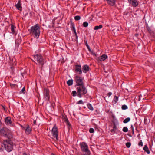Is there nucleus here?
<instances>
[{
	"label": "nucleus",
	"mask_w": 155,
	"mask_h": 155,
	"mask_svg": "<svg viewBox=\"0 0 155 155\" xmlns=\"http://www.w3.org/2000/svg\"><path fill=\"white\" fill-rule=\"evenodd\" d=\"M8 139L3 140V144L6 150L8 152H10L13 149V143L11 140L13 136L12 134H8Z\"/></svg>",
	"instance_id": "f257e3e1"
},
{
	"label": "nucleus",
	"mask_w": 155,
	"mask_h": 155,
	"mask_svg": "<svg viewBox=\"0 0 155 155\" xmlns=\"http://www.w3.org/2000/svg\"><path fill=\"white\" fill-rule=\"evenodd\" d=\"M40 28L39 25L38 24H36L31 26L29 31L31 36L35 38L38 39L39 37L40 34Z\"/></svg>",
	"instance_id": "f03ea898"
},
{
	"label": "nucleus",
	"mask_w": 155,
	"mask_h": 155,
	"mask_svg": "<svg viewBox=\"0 0 155 155\" xmlns=\"http://www.w3.org/2000/svg\"><path fill=\"white\" fill-rule=\"evenodd\" d=\"M78 93V96L79 98H81L82 95L85 94L87 93L86 88L84 85L78 86L77 87Z\"/></svg>",
	"instance_id": "7ed1b4c3"
},
{
	"label": "nucleus",
	"mask_w": 155,
	"mask_h": 155,
	"mask_svg": "<svg viewBox=\"0 0 155 155\" xmlns=\"http://www.w3.org/2000/svg\"><path fill=\"white\" fill-rule=\"evenodd\" d=\"M34 58L35 63L42 67L44 64L43 58L42 55L38 54L35 55Z\"/></svg>",
	"instance_id": "20e7f679"
},
{
	"label": "nucleus",
	"mask_w": 155,
	"mask_h": 155,
	"mask_svg": "<svg viewBox=\"0 0 155 155\" xmlns=\"http://www.w3.org/2000/svg\"><path fill=\"white\" fill-rule=\"evenodd\" d=\"M80 146L81 150L83 152L85 153L90 152L88 146L86 143L84 142L80 143Z\"/></svg>",
	"instance_id": "39448f33"
},
{
	"label": "nucleus",
	"mask_w": 155,
	"mask_h": 155,
	"mask_svg": "<svg viewBox=\"0 0 155 155\" xmlns=\"http://www.w3.org/2000/svg\"><path fill=\"white\" fill-rule=\"evenodd\" d=\"M51 133L52 136L55 139L54 140H57L58 137V129L55 125L53 127L51 130Z\"/></svg>",
	"instance_id": "423d86ee"
},
{
	"label": "nucleus",
	"mask_w": 155,
	"mask_h": 155,
	"mask_svg": "<svg viewBox=\"0 0 155 155\" xmlns=\"http://www.w3.org/2000/svg\"><path fill=\"white\" fill-rule=\"evenodd\" d=\"M74 79L77 86L84 85L83 78L82 77L76 75Z\"/></svg>",
	"instance_id": "0eeeda50"
},
{
	"label": "nucleus",
	"mask_w": 155,
	"mask_h": 155,
	"mask_svg": "<svg viewBox=\"0 0 155 155\" xmlns=\"http://www.w3.org/2000/svg\"><path fill=\"white\" fill-rule=\"evenodd\" d=\"M0 133L2 136H5L7 138L8 134H12L9 132L7 128L1 129L0 130Z\"/></svg>",
	"instance_id": "6e6552de"
},
{
	"label": "nucleus",
	"mask_w": 155,
	"mask_h": 155,
	"mask_svg": "<svg viewBox=\"0 0 155 155\" xmlns=\"http://www.w3.org/2000/svg\"><path fill=\"white\" fill-rule=\"evenodd\" d=\"M130 6L135 7H137L139 4V2L138 0H128Z\"/></svg>",
	"instance_id": "1a4fd4ad"
},
{
	"label": "nucleus",
	"mask_w": 155,
	"mask_h": 155,
	"mask_svg": "<svg viewBox=\"0 0 155 155\" xmlns=\"http://www.w3.org/2000/svg\"><path fill=\"white\" fill-rule=\"evenodd\" d=\"M23 129L25 130V134L27 135H29L31 134L32 130V128L30 126L28 125L26 127H22Z\"/></svg>",
	"instance_id": "9d476101"
},
{
	"label": "nucleus",
	"mask_w": 155,
	"mask_h": 155,
	"mask_svg": "<svg viewBox=\"0 0 155 155\" xmlns=\"http://www.w3.org/2000/svg\"><path fill=\"white\" fill-rule=\"evenodd\" d=\"M44 91H45V98L46 100L49 101L50 98L49 91L48 89L47 88L45 89Z\"/></svg>",
	"instance_id": "9b49d317"
},
{
	"label": "nucleus",
	"mask_w": 155,
	"mask_h": 155,
	"mask_svg": "<svg viewBox=\"0 0 155 155\" xmlns=\"http://www.w3.org/2000/svg\"><path fill=\"white\" fill-rule=\"evenodd\" d=\"M75 71L78 72L79 74H82L81 67L80 65H75Z\"/></svg>",
	"instance_id": "f8f14e48"
},
{
	"label": "nucleus",
	"mask_w": 155,
	"mask_h": 155,
	"mask_svg": "<svg viewBox=\"0 0 155 155\" xmlns=\"http://www.w3.org/2000/svg\"><path fill=\"white\" fill-rule=\"evenodd\" d=\"M15 6L16 7V8L20 11H21L22 10L21 0H18L17 3L15 5Z\"/></svg>",
	"instance_id": "ddd939ff"
},
{
	"label": "nucleus",
	"mask_w": 155,
	"mask_h": 155,
	"mask_svg": "<svg viewBox=\"0 0 155 155\" xmlns=\"http://www.w3.org/2000/svg\"><path fill=\"white\" fill-rule=\"evenodd\" d=\"M108 57L107 55L105 54H103L101 56H100L98 58V60L100 61H104L107 59Z\"/></svg>",
	"instance_id": "4468645a"
},
{
	"label": "nucleus",
	"mask_w": 155,
	"mask_h": 155,
	"mask_svg": "<svg viewBox=\"0 0 155 155\" xmlns=\"http://www.w3.org/2000/svg\"><path fill=\"white\" fill-rule=\"evenodd\" d=\"M89 70V67L87 65H84L83 66L82 71L84 73H87Z\"/></svg>",
	"instance_id": "2eb2a0df"
},
{
	"label": "nucleus",
	"mask_w": 155,
	"mask_h": 155,
	"mask_svg": "<svg viewBox=\"0 0 155 155\" xmlns=\"http://www.w3.org/2000/svg\"><path fill=\"white\" fill-rule=\"evenodd\" d=\"M11 31H9L10 33L14 34L15 32L16 27L12 24H11Z\"/></svg>",
	"instance_id": "dca6fc26"
},
{
	"label": "nucleus",
	"mask_w": 155,
	"mask_h": 155,
	"mask_svg": "<svg viewBox=\"0 0 155 155\" xmlns=\"http://www.w3.org/2000/svg\"><path fill=\"white\" fill-rule=\"evenodd\" d=\"M107 3L110 6H114L115 4V0H106Z\"/></svg>",
	"instance_id": "f3484780"
},
{
	"label": "nucleus",
	"mask_w": 155,
	"mask_h": 155,
	"mask_svg": "<svg viewBox=\"0 0 155 155\" xmlns=\"http://www.w3.org/2000/svg\"><path fill=\"white\" fill-rule=\"evenodd\" d=\"M5 122L7 124H10L11 123V118L10 117H8L5 119Z\"/></svg>",
	"instance_id": "a211bd4d"
},
{
	"label": "nucleus",
	"mask_w": 155,
	"mask_h": 155,
	"mask_svg": "<svg viewBox=\"0 0 155 155\" xmlns=\"http://www.w3.org/2000/svg\"><path fill=\"white\" fill-rule=\"evenodd\" d=\"M143 149L144 150L145 152H146L148 154H149L150 153V151L147 145L144 146L143 148Z\"/></svg>",
	"instance_id": "6ab92c4d"
},
{
	"label": "nucleus",
	"mask_w": 155,
	"mask_h": 155,
	"mask_svg": "<svg viewBox=\"0 0 155 155\" xmlns=\"http://www.w3.org/2000/svg\"><path fill=\"white\" fill-rule=\"evenodd\" d=\"M116 129V126L115 125H114L113 127V129L110 130V132L112 134H114L115 133V130Z\"/></svg>",
	"instance_id": "aec40b11"
},
{
	"label": "nucleus",
	"mask_w": 155,
	"mask_h": 155,
	"mask_svg": "<svg viewBox=\"0 0 155 155\" xmlns=\"http://www.w3.org/2000/svg\"><path fill=\"white\" fill-rule=\"evenodd\" d=\"M102 27V25H100L99 26H95L94 28V30H97L101 28Z\"/></svg>",
	"instance_id": "412c9836"
},
{
	"label": "nucleus",
	"mask_w": 155,
	"mask_h": 155,
	"mask_svg": "<svg viewBox=\"0 0 155 155\" xmlns=\"http://www.w3.org/2000/svg\"><path fill=\"white\" fill-rule=\"evenodd\" d=\"M73 80L72 79L69 80L67 81V84L68 86L71 85L73 84Z\"/></svg>",
	"instance_id": "4be33fe9"
},
{
	"label": "nucleus",
	"mask_w": 155,
	"mask_h": 155,
	"mask_svg": "<svg viewBox=\"0 0 155 155\" xmlns=\"http://www.w3.org/2000/svg\"><path fill=\"white\" fill-rule=\"evenodd\" d=\"M87 107L88 108L90 109L91 110H93V107L92 106V105L90 104H87Z\"/></svg>",
	"instance_id": "5701e85b"
},
{
	"label": "nucleus",
	"mask_w": 155,
	"mask_h": 155,
	"mask_svg": "<svg viewBox=\"0 0 155 155\" xmlns=\"http://www.w3.org/2000/svg\"><path fill=\"white\" fill-rule=\"evenodd\" d=\"M70 27L72 30L75 28L74 24V23L71 22L70 23Z\"/></svg>",
	"instance_id": "b1692460"
},
{
	"label": "nucleus",
	"mask_w": 155,
	"mask_h": 155,
	"mask_svg": "<svg viewBox=\"0 0 155 155\" xmlns=\"http://www.w3.org/2000/svg\"><path fill=\"white\" fill-rule=\"evenodd\" d=\"M118 100V97L116 96H115L114 99L113 100V102L114 103H116Z\"/></svg>",
	"instance_id": "393cba45"
},
{
	"label": "nucleus",
	"mask_w": 155,
	"mask_h": 155,
	"mask_svg": "<svg viewBox=\"0 0 155 155\" xmlns=\"http://www.w3.org/2000/svg\"><path fill=\"white\" fill-rule=\"evenodd\" d=\"M130 120V118L127 117L123 121V122L124 123H127V122H128Z\"/></svg>",
	"instance_id": "a878e982"
},
{
	"label": "nucleus",
	"mask_w": 155,
	"mask_h": 155,
	"mask_svg": "<svg viewBox=\"0 0 155 155\" xmlns=\"http://www.w3.org/2000/svg\"><path fill=\"white\" fill-rule=\"evenodd\" d=\"M88 23L87 22H84L83 23V26L84 27H86L88 26Z\"/></svg>",
	"instance_id": "bb28decb"
},
{
	"label": "nucleus",
	"mask_w": 155,
	"mask_h": 155,
	"mask_svg": "<svg viewBox=\"0 0 155 155\" xmlns=\"http://www.w3.org/2000/svg\"><path fill=\"white\" fill-rule=\"evenodd\" d=\"M123 131L124 132H127L128 131V130L127 127H124L123 128Z\"/></svg>",
	"instance_id": "cd10ccee"
},
{
	"label": "nucleus",
	"mask_w": 155,
	"mask_h": 155,
	"mask_svg": "<svg viewBox=\"0 0 155 155\" xmlns=\"http://www.w3.org/2000/svg\"><path fill=\"white\" fill-rule=\"evenodd\" d=\"M81 17L79 16H76L74 17V19L76 21H78L80 19Z\"/></svg>",
	"instance_id": "c85d7f7f"
},
{
	"label": "nucleus",
	"mask_w": 155,
	"mask_h": 155,
	"mask_svg": "<svg viewBox=\"0 0 155 155\" xmlns=\"http://www.w3.org/2000/svg\"><path fill=\"white\" fill-rule=\"evenodd\" d=\"M121 108L122 110H126L127 109L128 107L127 105H124L122 106Z\"/></svg>",
	"instance_id": "c756f323"
},
{
	"label": "nucleus",
	"mask_w": 155,
	"mask_h": 155,
	"mask_svg": "<svg viewBox=\"0 0 155 155\" xmlns=\"http://www.w3.org/2000/svg\"><path fill=\"white\" fill-rule=\"evenodd\" d=\"M77 94V92L75 91H74L72 92V94L73 96H76Z\"/></svg>",
	"instance_id": "7c9ffc66"
},
{
	"label": "nucleus",
	"mask_w": 155,
	"mask_h": 155,
	"mask_svg": "<svg viewBox=\"0 0 155 155\" xmlns=\"http://www.w3.org/2000/svg\"><path fill=\"white\" fill-rule=\"evenodd\" d=\"M130 129H131V130H132V134H134V127L132 125H131Z\"/></svg>",
	"instance_id": "2f4dec72"
},
{
	"label": "nucleus",
	"mask_w": 155,
	"mask_h": 155,
	"mask_svg": "<svg viewBox=\"0 0 155 155\" xmlns=\"http://www.w3.org/2000/svg\"><path fill=\"white\" fill-rule=\"evenodd\" d=\"M126 145L127 148H129L131 146V143L130 142H127L126 143Z\"/></svg>",
	"instance_id": "473e14b6"
},
{
	"label": "nucleus",
	"mask_w": 155,
	"mask_h": 155,
	"mask_svg": "<svg viewBox=\"0 0 155 155\" xmlns=\"http://www.w3.org/2000/svg\"><path fill=\"white\" fill-rule=\"evenodd\" d=\"M86 47H87V49L89 50V51L90 52H91V50L90 49V47L89 46V45H88V44H87V43L86 44Z\"/></svg>",
	"instance_id": "72a5a7b5"
},
{
	"label": "nucleus",
	"mask_w": 155,
	"mask_h": 155,
	"mask_svg": "<svg viewBox=\"0 0 155 155\" xmlns=\"http://www.w3.org/2000/svg\"><path fill=\"white\" fill-rule=\"evenodd\" d=\"M89 132L90 133H92L94 132V130L93 128H91L89 129Z\"/></svg>",
	"instance_id": "f704fd0d"
},
{
	"label": "nucleus",
	"mask_w": 155,
	"mask_h": 155,
	"mask_svg": "<svg viewBox=\"0 0 155 155\" xmlns=\"http://www.w3.org/2000/svg\"><path fill=\"white\" fill-rule=\"evenodd\" d=\"M138 145L139 146H143V143L141 140L140 141V142L139 143Z\"/></svg>",
	"instance_id": "c9c22d12"
},
{
	"label": "nucleus",
	"mask_w": 155,
	"mask_h": 155,
	"mask_svg": "<svg viewBox=\"0 0 155 155\" xmlns=\"http://www.w3.org/2000/svg\"><path fill=\"white\" fill-rule=\"evenodd\" d=\"M78 104H83V101H82V100H80L78 102Z\"/></svg>",
	"instance_id": "e433bc0d"
},
{
	"label": "nucleus",
	"mask_w": 155,
	"mask_h": 155,
	"mask_svg": "<svg viewBox=\"0 0 155 155\" xmlns=\"http://www.w3.org/2000/svg\"><path fill=\"white\" fill-rule=\"evenodd\" d=\"M15 84H10V86L12 88L14 87L15 86Z\"/></svg>",
	"instance_id": "4c0bfd02"
},
{
	"label": "nucleus",
	"mask_w": 155,
	"mask_h": 155,
	"mask_svg": "<svg viewBox=\"0 0 155 155\" xmlns=\"http://www.w3.org/2000/svg\"><path fill=\"white\" fill-rule=\"evenodd\" d=\"M91 52L92 54L93 55L95 56H96V54L95 53H94L93 51H92L91 50Z\"/></svg>",
	"instance_id": "58836bf2"
},
{
	"label": "nucleus",
	"mask_w": 155,
	"mask_h": 155,
	"mask_svg": "<svg viewBox=\"0 0 155 155\" xmlns=\"http://www.w3.org/2000/svg\"><path fill=\"white\" fill-rule=\"evenodd\" d=\"M112 94V93L111 92H109L108 94H107V96H108L109 97H110V96Z\"/></svg>",
	"instance_id": "ea45409f"
},
{
	"label": "nucleus",
	"mask_w": 155,
	"mask_h": 155,
	"mask_svg": "<svg viewBox=\"0 0 155 155\" xmlns=\"http://www.w3.org/2000/svg\"><path fill=\"white\" fill-rule=\"evenodd\" d=\"M87 153L84 154L83 155H90V152H88V153Z\"/></svg>",
	"instance_id": "a19ab883"
},
{
	"label": "nucleus",
	"mask_w": 155,
	"mask_h": 155,
	"mask_svg": "<svg viewBox=\"0 0 155 155\" xmlns=\"http://www.w3.org/2000/svg\"><path fill=\"white\" fill-rule=\"evenodd\" d=\"M112 117L114 118V119L115 118V115L113 114L112 115Z\"/></svg>",
	"instance_id": "79ce46f5"
},
{
	"label": "nucleus",
	"mask_w": 155,
	"mask_h": 155,
	"mask_svg": "<svg viewBox=\"0 0 155 155\" xmlns=\"http://www.w3.org/2000/svg\"><path fill=\"white\" fill-rule=\"evenodd\" d=\"M74 34H75V36H76V38H78V36H77V33H76V32H75V33H74Z\"/></svg>",
	"instance_id": "37998d69"
},
{
	"label": "nucleus",
	"mask_w": 155,
	"mask_h": 155,
	"mask_svg": "<svg viewBox=\"0 0 155 155\" xmlns=\"http://www.w3.org/2000/svg\"><path fill=\"white\" fill-rule=\"evenodd\" d=\"M25 91V88L24 87H23L22 89L21 90V91L22 92H23Z\"/></svg>",
	"instance_id": "c03bdc74"
},
{
	"label": "nucleus",
	"mask_w": 155,
	"mask_h": 155,
	"mask_svg": "<svg viewBox=\"0 0 155 155\" xmlns=\"http://www.w3.org/2000/svg\"><path fill=\"white\" fill-rule=\"evenodd\" d=\"M73 30V31L74 32V33L75 32H76V31L75 28L73 29V30Z\"/></svg>",
	"instance_id": "a18cd8bd"
},
{
	"label": "nucleus",
	"mask_w": 155,
	"mask_h": 155,
	"mask_svg": "<svg viewBox=\"0 0 155 155\" xmlns=\"http://www.w3.org/2000/svg\"><path fill=\"white\" fill-rule=\"evenodd\" d=\"M23 155H27V154L26 153H23Z\"/></svg>",
	"instance_id": "49530a36"
},
{
	"label": "nucleus",
	"mask_w": 155,
	"mask_h": 155,
	"mask_svg": "<svg viewBox=\"0 0 155 155\" xmlns=\"http://www.w3.org/2000/svg\"><path fill=\"white\" fill-rule=\"evenodd\" d=\"M51 155H56L53 153H52Z\"/></svg>",
	"instance_id": "de8ad7c7"
},
{
	"label": "nucleus",
	"mask_w": 155,
	"mask_h": 155,
	"mask_svg": "<svg viewBox=\"0 0 155 155\" xmlns=\"http://www.w3.org/2000/svg\"><path fill=\"white\" fill-rule=\"evenodd\" d=\"M35 123H36V121H34V124H35Z\"/></svg>",
	"instance_id": "09e8293b"
},
{
	"label": "nucleus",
	"mask_w": 155,
	"mask_h": 155,
	"mask_svg": "<svg viewBox=\"0 0 155 155\" xmlns=\"http://www.w3.org/2000/svg\"><path fill=\"white\" fill-rule=\"evenodd\" d=\"M139 100L140 101V96H139Z\"/></svg>",
	"instance_id": "8fccbe9b"
},
{
	"label": "nucleus",
	"mask_w": 155,
	"mask_h": 155,
	"mask_svg": "<svg viewBox=\"0 0 155 155\" xmlns=\"http://www.w3.org/2000/svg\"><path fill=\"white\" fill-rule=\"evenodd\" d=\"M148 31H149V29H148Z\"/></svg>",
	"instance_id": "3c124183"
},
{
	"label": "nucleus",
	"mask_w": 155,
	"mask_h": 155,
	"mask_svg": "<svg viewBox=\"0 0 155 155\" xmlns=\"http://www.w3.org/2000/svg\"><path fill=\"white\" fill-rule=\"evenodd\" d=\"M15 61V59H14V61Z\"/></svg>",
	"instance_id": "603ef678"
}]
</instances>
